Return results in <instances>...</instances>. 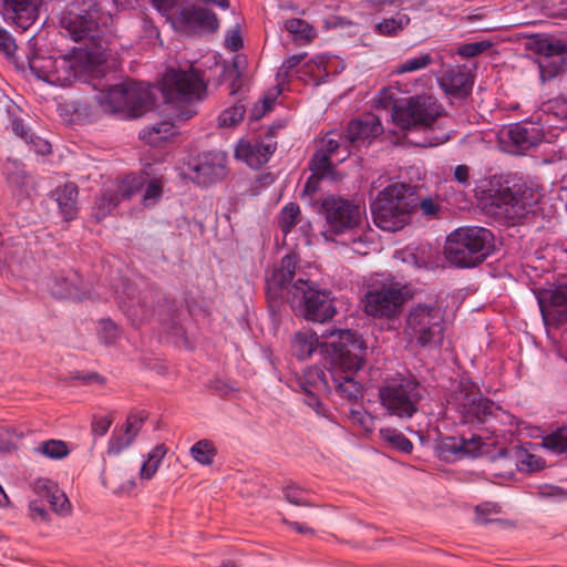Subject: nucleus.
Wrapping results in <instances>:
<instances>
[{"mask_svg": "<svg viewBox=\"0 0 567 567\" xmlns=\"http://www.w3.org/2000/svg\"><path fill=\"white\" fill-rule=\"evenodd\" d=\"M30 517L35 522H45L49 513L42 499H33L29 503Z\"/></svg>", "mask_w": 567, "mask_h": 567, "instance_id": "obj_57", "label": "nucleus"}, {"mask_svg": "<svg viewBox=\"0 0 567 567\" xmlns=\"http://www.w3.org/2000/svg\"><path fill=\"white\" fill-rule=\"evenodd\" d=\"M27 144L30 145V148L37 154L47 155L51 153V144L47 140L37 136L34 133L30 134L29 143Z\"/></svg>", "mask_w": 567, "mask_h": 567, "instance_id": "obj_59", "label": "nucleus"}, {"mask_svg": "<svg viewBox=\"0 0 567 567\" xmlns=\"http://www.w3.org/2000/svg\"><path fill=\"white\" fill-rule=\"evenodd\" d=\"M227 156L224 152L213 151L203 154L193 167V181L202 186L223 181L227 175Z\"/></svg>", "mask_w": 567, "mask_h": 567, "instance_id": "obj_20", "label": "nucleus"}, {"mask_svg": "<svg viewBox=\"0 0 567 567\" xmlns=\"http://www.w3.org/2000/svg\"><path fill=\"white\" fill-rule=\"evenodd\" d=\"M348 417L353 424L360 425L364 430H369L372 425V417L363 410L351 409Z\"/></svg>", "mask_w": 567, "mask_h": 567, "instance_id": "obj_56", "label": "nucleus"}, {"mask_svg": "<svg viewBox=\"0 0 567 567\" xmlns=\"http://www.w3.org/2000/svg\"><path fill=\"white\" fill-rule=\"evenodd\" d=\"M324 27L326 29H349V33L355 34L358 32V25L354 24L352 21L339 17V16H331L324 20Z\"/></svg>", "mask_w": 567, "mask_h": 567, "instance_id": "obj_55", "label": "nucleus"}, {"mask_svg": "<svg viewBox=\"0 0 567 567\" xmlns=\"http://www.w3.org/2000/svg\"><path fill=\"white\" fill-rule=\"evenodd\" d=\"M291 354H331L327 343L319 340L318 334L309 328L296 331L290 339Z\"/></svg>", "mask_w": 567, "mask_h": 567, "instance_id": "obj_28", "label": "nucleus"}, {"mask_svg": "<svg viewBox=\"0 0 567 567\" xmlns=\"http://www.w3.org/2000/svg\"><path fill=\"white\" fill-rule=\"evenodd\" d=\"M35 489L39 493L43 492V497L51 508L58 514H68L70 511V502L65 494L59 487L47 480H39L35 483Z\"/></svg>", "mask_w": 567, "mask_h": 567, "instance_id": "obj_33", "label": "nucleus"}, {"mask_svg": "<svg viewBox=\"0 0 567 567\" xmlns=\"http://www.w3.org/2000/svg\"><path fill=\"white\" fill-rule=\"evenodd\" d=\"M317 212L324 216L328 231L340 235L361 226L365 207L353 200L329 195L319 203Z\"/></svg>", "mask_w": 567, "mask_h": 567, "instance_id": "obj_13", "label": "nucleus"}, {"mask_svg": "<svg viewBox=\"0 0 567 567\" xmlns=\"http://www.w3.org/2000/svg\"><path fill=\"white\" fill-rule=\"evenodd\" d=\"M420 207V209L423 212L424 215L433 217L439 212L437 204L431 198L425 197L420 200V203L416 202V207Z\"/></svg>", "mask_w": 567, "mask_h": 567, "instance_id": "obj_63", "label": "nucleus"}, {"mask_svg": "<svg viewBox=\"0 0 567 567\" xmlns=\"http://www.w3.org/2000/svg\"><path fill=\"white\" fill-rule=\"evenodd\" d=\"M49 458L61 460L69 455L70 450L64 441L49 440L40 444L37 449Z\"/></svg>", "mask_w": 567, "mask_h": 567, "instance_id": "obj_47", "label": "nucleus"}, {"mask_svg": "<svg viewBox=\"0 0 567 567\" xmlns=\"http://www.w3.org/2000/svg\"><path fill=\"white\" fill-rule=\"evenodd\" d=\"M167 453L165 445L154 446L147 454V460L143 463L140 475L142 478L150 480L158 470V466Z\"/></svg>", "mask_w": 567, "mask_h": 567, "instance_id": "obj_40", "label": "nucleus"}, {"mask_svg": "<svg viewBox=\"0 0 567 567\" xmlns=\"http://www.w3.org/2000/svg\"><path fill=\"white\" fill-rule=\"evenodd\" d=\"M370 208L380 229L396 231L409 223L412 210L416 208V197L411 186L393 184L378 194Z\"/></svg>", "mask_w": 567, "mask_h": 567, "instance_id": "obj_8", "label": "nucleus"}, {"mask_svg": "<svg viewBox=\"0 0 567 567\" xmlns=\"http://www.w3.org/2000/svg\"><path fill=\"white\" fill-rule=\"evenodd\" d=\"M310 169L313 174L324 177L331 171V157L318 150L310 162Z\"/></svg>", "mask_w": 567, "mask_h": 567, "instance_id": "obj_50", "label": "nucleus"}, {"mask_svg": "<svg viewBox=\"0 0 567 567\" xmlns=\"http://www.w3.org/2000/svg\"><path fill=\"white\" fill-rule=\"evenodd\" d=\"M14 41L10 33L0 28V51L4 52L6 54H10L14 50Z\"/></svg>", "mask_w": 567, "mask_h": 567, "instance_id": "obj_64", "label": "nucleus"}, {"mask_svg": "<svg viewBox=\"0 0 567 567\" xmlns=\"http://www.w3.org/2000/svg\"><path fill=\"white\" fill-rule=\"evenodd\" d=\"M501 512V507L495 503H485L482 505L476 506L475 508V520L480 525L487 524L492 522L489 518L493 514H498Z\"/></svg>", "mask_w": 567, "mask_h": 567, "instance_id": "obj_54", "label": "nucleus"}, {"mask_svg": "<svg viewBox=\"0 0 567 567\" xmlns=\"http://www.w3.org/2000/svg\"><path fill=\"white\" fill-rule=\"evenodd\" d=\"M297 258L295 255L282 257L280 265L272 270L267 278V297L269 307H275L284 301L291 308L313 322H327L337 313L334 298L331 291L319 289L317 285L303 278L296 271Z\"/></svg>", "mask_w": 567, "mask_h": 567, "instance_id": "obj_2", "label": "nucleus"}, {"mask_svg": "<svg viewBox=\"0 0 567 567\" xmlns=\"http://www.w3.org/2000/svg\"><path fill=\"white\" fill-rule=\"evenodd\" d=\"M444 310L436 302H420L411 307L405 331L421 347L433 349L443 340Z\"/></svg>", "mask_w": 567, "mask_h": 567, "instance_id": "obj_10", "label": "nucleus"}, {"mask_svg": "<svg viewBox=\"0 0 567 567\" xmlns=\"http://www.w3.org/2000/svg\"><path fill=\"white\" fill-rule=\"evenodd\" d=\"M424 393L425 389L414 377L398 374L384 381L378 395L389 415L410 420L419 411Z\"/></svg>", "mask_w": 567, "mask_h": 567, "instance_id": "obj_9", "label": "nucleus"}, {"mask_svg": "<svg viewBox=\"0 0 567 567\" xmlns=\"http://www.w3.org/2000/svg\"><path fill=\"white\" fill-rule=\"evenodd\" d=\"M176 133L175 125L169 121L158 122L140 132V137L146 144L161 147L164 142Z\"/></svg>", "mask_w": 567, "mask_h": 567, "instance_id": "obj_34", "label": "nucleus"}, {"mask_svg": "<svg viewBox=\"0 0 567 567\" xmlns=\"http://www.w3.org/2000/svg\"><path fill=\"white\" fill-rule=\"evenodd\" d=\"M493 408L494 403L488 399L482 398L481 393H478L477 399L463 420L464 422H484L492 414Z\"/></svg>", "mask_w": 567, "mask_h": 567, "instance_id": "obj_41", "label": "nucleus"}, {"mask_svg": "<svg viewBox=\"0 0 567 567\" xmlns=\"http://www.w3.org/2000/svg\"><path fill=\"white\" fill-rule=\"evenodd\" d=\"M42 0H1L0 12L6 21L28 30L39 18Z\"/></svg>", "mask_w": 567, "mask_h": 567, "instance_id": "obj_21", "label": "nucleus"}, {"mask_svg": "<svg viewBox=\"0 0 567 567\" xmlns=\"http://www.w3.org/2000/svg\"><path fill=\"white\" fill-rule=\"evenodd\" d=\"M494 251V235L484 227L465 226L446 237L444 254L458 268H474Z\"/></svg>", "mask_w": 567, "mask_h": 567, "instance_id": "obj_6", "label": "nucleus"}, {"mask_svg": "<svg viewBox=\"0 0 567 567\" xmlns=\"http://www.w3.org/2000/svg\"><path fill=\"white\" fill-rule=\"evenodd\" d=\"M534 49L538 54L542 82L549 81L565 72L567 68V44L551 37L535 40Z\"/></svg>", "mask_w": 567, "mask_h": 567, "instance_id": "obj_15", "label": "nucleus"}, {"mask_svg": "<svg viewBox=\"0 0 567 567\" xmlns=\"http://www.w3.org/2000/svg\"><path fill=\"white\" fill-rule=\"evenodd\" d=\"M439 82L446 94L455 97H466L472 92L470 75L460 68H452L445 71Z\"/></svg>", "mask_w": 567, "mask_h": 567, "instance_id": "obj_29", "label": "nucleus"}, {"mask_svg": "<svg viewBox=\"0 0 567 567\" xmlns=\"http://www.w3.org/2000/svg\"><path fill=\"white\" fill-rule=\"evenodd\" d=\"M488 193L492 205L502 209L511 220H519L534 213L543 196L537 187L514 175L493 176Z\"/></svg>", "mask_w": 567, "mask_h": 567, "instance_id": "obj_5", "label": "nucleus"}, {"mask_svg": "<svg viewBox=\"0 0 567 567\" xmlns=\"http://www.w3.org/2000/svg\"><path fill=\"white\" fill-rule=\"evenodd\" d=\"M111 424L112 420L107 416H94L91 424L92 433L96 436H103L107 433Z\"/></svg>", "mask_w": 567, "mask_h": 567, "instance_id": "obj_60", "label": "nucleus"}, {"mask_svg": "<svg viewBox=\"0 0 567 567\" xmlns=\"http://www.w3.org/2000/svg\"><path fill=\"white\" fill-rule=\"evenodd\" d=\"M48 288L56 298L83 299L90 293L82 276L73 269L54 275L48 281Z\"/></svg>", "mask_w": 567, "mask_h": 567, "instance_id": "obj_22", "label": "nucleus"}, {"mask_svg": "<svg viewBox=\"0 0 567 567\" xmlns=\"http://www.w3.org/2000/svg\"><path fill=\"white\" fill-rule=\"evenodd\" d=\"M72 378L75 380H81L85 384H103L105 381L104 378L96 372H75Z\"/></svg>", "mask_w": 567, "mask_h": 567, "instance_id": "obj_62", "label": "nucleus"}, {"mask_svg": "<svg viewBox=\"0 0 567 567\" xmlns=\"http://www.w3.org/2000/svg\"><path fill=\"white\" fill-rule=\"evenodd\" d=\"M547 133L567 128V99L556 96L540 104L533 114Z\"/></svg>", "mask_w": 567, "mask_h": 567, "instance_id": "obj_25", "label": "nucleus"}, {"mask_svg": "<svg viewBox=\"0 0 567 567\" xmlns=\"http://www.w3.org/2000/svg\"><path fill=\"white\" fill-rule=\"evenodd\" d=\"M284 496L287 502L297 506H313V504L305 497L306 491L301 487L289 483L284 488Z\"/></svg>", "mask_w": 567, "mask_h": 567, "instance_id": "obj_49", "label": "nucleus"}, {"mask_svg": "<svg viewBox=\"0 0 567 567\" xmlns=\"http://www.w3.org/2000/svg\"><path fill=\"white\" fill-rule=\"evenodd\" d=\"M393 118L416 146L434 147L451 138L449 116L431 95L409 97L404 105L395 106Z\"/></svg>", "mask_w": 567, "mask_h": 567, "instance_id": "obj_3", "label": "nucleus"}, {"mask_svg": "<svg viewBox=\"0 0 567 567\" xmlns=\"http://www.w3.org/2000/svg\"><path fill=\"white\" fill-rule=\"evenodd\" d=\"M11 126L17 136L29 143L30 134H33V132L24 124L23 120L14 117L11 121Z\"/></svg>", "mask_w": 567, "mask_h": 567, "instance_id": "obj_61", "label": "nucleus"}, {"mask_svg": "<svg viewBox=\"0 0 567 567\" xmlns=\"http://www.w3.org/2000/svg\"><path fill=\"white\" fill-rule=\"evenodd\" d=\"M145 415L143 412L138 413H131L126 417V421L123 425V432L128 436L132 441L137 436L138 432L141 431Z\"/></svg>", "mask_w": 567, "mask_h": 567, "instance_id": "obj_51", "label": "nucleus"}, {"mask_svg": "<svg viewBox=\"0 0 567 567\" xmlns=\"http://www.w3.org/2000/svg\"><path fill=\"white\" fill-rule=\"evenodd\" d=\"M246 107L241 101L235 103L231 107L223 111L218 116V124L221 127H231L239 123L245 115Z\"/></svg>", "mask_w": 567, "mask_h": 567, "instance_id": "obj_48", "label": "nucleus"}, {"mask_svg": "<svg viewBox=\"0 0 567 567\" xmlns=\"http://www.w3.org/2000/svg\"><path fill=\"white\" fill-rule=\"evenodd\" d=\"M306 58V53H300V54H293L289 58H287L280 69H279V72H278V75H285V76H290L292 73H293V70L297 65H299V63L301 61H303V59Z\"/></svg>", "mask_w": 567, "mask_h": 567, "instance_id": "obj_58", "label": "nucleus"}, {"mask_svg": "<svg viewBox=\"0 0 567 567\" xmlns=\"http://www.w3.org/2000/svg\"><path fill=\"white\" fill-rule=\"evenodd\" d=\"M276 148L277 142L271 134L240 140L235 148V157L251 168H260L268 163Z\"/></svg>", "mask_w": 567, "mask_h": 567, "instance_id": "obj_19", "label": "nucleus"}, {"mask_svg": "<svg viewBox=\"0 0 567 567\" xmlns=\"http://www.w3.org/2000/svg\"><path fill=\"white\" fill-rule=\"evenodd\" d=\"M3 174L9 185L19 193L28 196L32 189V177L24 169V165L19 159L8 158L3 164Z\"/></svg>", "mask_w": 567, "mask_h": 567, "instance_id": "obj_31", "label": "nucleus"}, {"mask_svg": "<svg viewBox=\"0 0 567 567\" xmlns=\"http://www.w3.org/2000/svg\"><path fill=\"white\" fill-rule=\"evenodd\" d=\"M97 336L104 344H113L122 336V329L110 318L99 321Z\"/></svg>", "mask_w": 567, "mask_h": 567, "instance_id": "obj_46", "label": "nucleus"}, {"mask_svg": "<svg viewBox=\"0 0 567 567\" xmlns=\"http://www.w3.org/2000/svg\"><path fill=\"white\" fill-rule=\"evenodd\" d=\"M132 442L133 441L128 436H126V434L124 432L118 433V434L114 433L109 440L107 453L117 455L123 450L128 447L132 444Z\"/></svg>", "mask_w": 567, "mask_h": 567, "instance_id": "obj_53", "label": "nucleus"}, {"mask_svg": "<svg viewBox=\"0 0 567 567\" xmlns=\"http://www.w3.org/2000/svg\"><path fill=\"white\" fill-rule=\"evenodd\" d=\"M382 133V125L377 116L352 120L343 133L349 147H357Z\"/></svg>", "mask_w": 567, "mask_h": 567, "instance_id": "obj_26", "label": "nucleus"}, {"mask_svg": "<svg viewBox=\"0 0 567 567\" xmlns=\"http://www.w3.org/2000/svg\"><path fill=\"white\" fill-rule=\"evenodd\" d=\"M333 135V133L328 134L320 151L327 153L330 157L341 155L338 159L343 161L350 154L349 144L346 142L343 134H337L338 138H334Z\"/></svg>", "mask_w": 567, "mask_h": 567, "instance_id": "obj_38", "label": "nucleus"}, {"mask_svg": "<svg viewBox=\"0 0 567 567\" xmlns=\"http://www.w3.org/2000/svg\"><path fill=\"white\" fill-rule=\"evenodd\" d=\"M367 7L377 13H384L386 8L395 10V13L381 19L373 25V32L380 37L396 38L411 23V12L421 11L426 0H362Z\"/></svg>", "mask_w": 567, "mask_h": 567, "instance_id": "obj_11", "label": "nucleus"}, {"mask_svg": "<svg viewBox=\"0 0 567 567\" xmlns=\"http://www.w3.org/2000/svg\"><path fill=\"white\" fill-rule=\"evenodd\" d=\"M31 73L52 85L64 86L70 80V62L64 58L33 53L28 58Z\"/></svg>", "mask_w": 567, "mask_h": 567, "instance_id": "obj_18", "label": "nucleus"}, {"mask_svg": "<svg viewBox=\"0 0 567 567\" xmlns=\"http://www.w3.org/2000/svg\"><path fill=\"white\" fill-rule=\"evenodd\" d=\"M331 364L340 368L339 371H331L337 393L349 402H357L362 396V389L359 382L354 381L352 373L363 365V357H331Z\"/></svg>", "mask_w": 567, "mask_h": 567, "instance_id": "obj_17", "label": "nucleus"}, {"mask_svg": "<svg viewBox=\"0 0 567 567\" xmlns=\"http://www.w3.org/2000/svg\"><path fill=\"white\" fill-rule=\"evenodd\" d=\"M433 62V58L430 53H423L419 56H412L400 62L393 73L403 74L423 70Z\"/></svg>", "mask_w": 567, "mask_h": 567, "instance_id": "obj_44", "label": "nucleus"}, {"mask_svg": "<svg viewBox=\"0 0 567 567\" xmlns=\"http://www.w3.org/2000/svg\"><path fill=\"white\" fill-rule=\"evenodd\" d=\"M136 286L126 278H121L114 286V296L117 300L118 307L125 312L126 317L131 320L132 324L138 326L147 321L152 317H156L158 322L167 330V332L177 337L181 342L185 343L184 350L190 351L187 347L185 331L177 321L175 309L166 300L158 298L157 306L151 308L148 301L153 300V292L147 291L140 297L136 295Z\"/></svg>", "mask_w": 567, "mask_h": 567, "instance_id": "obj_4", "label": "nucleus"}, {"mask_svg": "<svg viewBox=\"0 0 567 567\" xmlns=\"http://www.w3.org/2000/svg\"><path fill=\"white\" fill-rule=\"evenodd\" d=\"M190 456L200 465H212L217 455V449L213 441L202 439L189 450Z\"/></svg>", "mask_w": 567, "mask_h": 567, "instance_id": "obj_36", "label": "nucleus"}, {"mask_svg": "<svg viewBox=\"0 0 567 567\" xmlns=\"http://www.w3.org/2000/svg\"><path fill=\"white\" fill-rule=\"evenodd\" d=\"M173 23L188 34L215 33L219 29L217 14L196 3L184 1L173 13Z\"/></svg>", "mask_w": 567, "mask_h": 567, "instance_id": "obj_14", "label": "nucleus"}, {"mask_svg": "<svg viewBox=\"0 0 567 567\" xmlns=\"http://www.w3.org/2000/svg\"><path fill=\"white\" fill-rule=\"evenodd\" d=\"M543 445L557 454L567 452V425L546 435L543 439Z\"/></svg>", "mask_w": 567, "mask_h": 567, "instance_id": "obj_45", "label": "nucleus"}, {"mask_svg": "<svg viewBox=\"0 0 567 567\" xmlns=\"http://www.w3.org/2000/svg\"><path fill=\"white\" fill-rule=\"evenodd\" d=\"M478 393V389L471 380L462 378L452 385L451 391L446 395L447 406L460 413L464 419L477 399Z\"/></svg>", "mask_w": 567, "mask_h": 567, "instance_id": "obj_27", "label": "nucleus"}, {"mask_svg": "<svg viewBox=\"0 0 567 567\" xmlns=\"http://www.w3.org/2000/svg\"><path fill=\"white\" fill-rule=\"evenodd\" d=\"M78 186L73 183H68L51 192V198L56 203L65 221L73 220L78 215Z\"/></svg>", "mask_w": 567, "mask_h": 567, "instance_id": "obj_30", "label": "nucleus"}, {"mask_svg": "<svg viewBox=\"0 0 567 567\" xmlns=\"http://www.w3.org/2000/svg\"><path fill=\"white\" fill-rule=\"evenodd\" d=\"M114 0H75L63 12L61 27L71 39L86 40L85 58L87 83L99 92L97 102L104 110L137 117L153 107L154 97L150 85L131 80L117 82L115 73L106 65L109 42L103 27L112 21Z\"/></svg>", "mask_w": 567, "mask_h": 567, "instance_id": "obj_1", "label": "nucleus"}, {"mask_svg": "<svg viewBox=\"0 0 567 567\" xmlns=\"http://www.w3.org/2000/svg\"><path fill=\"white\" fill-rule=\"evenodd\" d=\"M207 93L204 73L190 66L188 70H171L164 83V94L176 106L175 118L185 122L197 114L196 103Z\"/></svg>", "mask_w": 567, "mask_h": 567, "instance_id": "obj_7", "label": "nucleus"}, {"mask_svg": "<svg viewBox=\"0 0 567 567\" xmlns=\"http://www.w3.org/2000/svg\"><path fill=\"white\" fill-rule=\"evenodd\" d=\"M536 298L546 326L558 328L567 321V279L553 287L538 289Z\"/></svg>", "mask_w": 567, "mask_h": 567, "instance_id": "obj_16", "label": "nucleus"}, {"mask_svg": "<svg viewBox=\"0 0 567 567\" xmlns=\"http://www.w3.org/2000/svg\"><path fill=\"white\" fill-rule=\"evenodd\" d=\"M547 132L537 121V118L530 117L528 121H523L514 124L508 130V137L511 142L516 146L517 151L524 153L543 141H546Z\"/></svg>", "mask_w": 567, "mask_h": 567, "instance_id": "obj_24", "label": "nucleus"}, {"mask_svg": "<svg viewBox=\"0 0 567 567\" xmlns=\"http://www.w3.org/2000/svg\"><path fill=\"white\" fill-rule=\"evenodd\" d=\"M285 29L293 35L296 42L302 44L310 42L315 37V29L302 19L293 18L285 21Z\"/></svg>", "mask_w": 567, "mask_h": 567, "instance_id": "obj_37", "label": "nucleus"}, {"mask_svg": "<svg viewBox=\"0 0 567 567\" xmlns=\"http://www.w3.org/2000/svg\"><path fill=\"white\" fill-rule=\"evenodd\" d=\"M323 176L311 173L305 183L303 190L300 195L301 200L310 205L315 210L319 208V203L324 199L319 195V184Z\"/></svg>", "mask_w": 567, "mask_h": 567, "instance_id": "obj_39", "label": "nucleus"}, {"mask_svg": "<svg viewBox=\"0 0 567 567\" xmlns=\"http://www.w3.org/2000/svg\"><path fill=\"white\" fill-rule=\"evenodd\" d=\"M444 446L454 454L475 457L480 454L483 443L481 436L473 434L470 439L461 437L458 441L449 437L444 442Z\"/></svg>", "mask_w": 567, "mask_h": 567, "instance_id": "obj_35", "label": "nucleus"}, {"mask_svg": "<svg viewBox=\"0 0 567 567\" xmlns=\"http://www.w3.org/2000/svg\"><path fill=\"white\" fill-rule=\"evenodd\" d=\"M491 42L488 41H478L463 44L458 48L457 53L463 58H474L485 52L491 48Z\"/></svg>", "mask_w": 567, "mask_h": 567, "instance_id": "obj_52", "label": "nucleus"}, {"mask_svg": "<svg viewBox=\"0 0 567 567\" xmlns=\"http://www.w3.org/2000/svg\"><path fill=\"white\" fill-rule=\"evenodd\" d=\"M405 301L402 287L392 278L375 279L364 295V311L379 319L396 317Z\"/></svg>", "mask_w": 567, "mask_h": 567, "instance_id": "obj_12", "label": "nucleus"}, {"mask_svg": "<svg viewBox=\"0 0 567 567\" xmlns=\"http://www.w3.org/2000/svg\"><path fill=\"white\" fill-rule=\"evenodd\" d=\"M300 221V208L296 203H288L279 215V228L287 235Z\"/></svg>", "mask_w": 567, "mask_h": 567, "instance_id": "obj_43", "label": "nucleus"}, {"mask_svg": "<svg viewBox=\"0 0 567 567\" xmlns=\"http://www.w3.org/2000/svg\"><path fill=\"white\" fill-rule=\"evenodd\" d=\"M380 436L388 442L392 447L403 453H411L413 450L412 442L405 437L396 429L384 427L380 430Z\"/></svg>", "mask_w": 567, "mask_h": 567, "instance_id": "obj_42", "label": "nucleus"}, {"mask_svg": "<svg viewBox=\"0 0 567 567\" xmlns=\"http://www.w3.org/2000/svg\"><path fill=\"white\" fill-rule=\"evenodd\" d=\"M142 185L140 178L125 177L118 185L116 193L104 190L96 199L93 216L96 220L105 218L118 204L120 199H130Z\"/></svg>", "mask_w": 567, "mask_h": 567, "instance_id": "obj_23", "label": "nucleus"}, {"mask_svg": "<svg viewBox=\"0 0 567 567\" xmlns=\"http://www.w3.org/2000/svg\"><path fill=\"white\" fill-rule=\"evenodd\" d=\"M331 354H352L364 348L361 336L351 330H339L331 333V341L326 342Z\"/></svg>", "mask_w": 567, "mask_h": 567, "instance_id": "obj_32", "label": "nucleus"}]
</instances>
